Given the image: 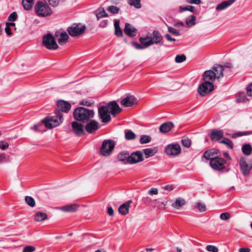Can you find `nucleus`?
Wrapping results in <instances>:
<instances>
[{
    "mask_svg": "<svg viewBox=\"0 0 252 252\" xmlns=\"http://www.w3.org/2000/svg\"><path fill=\"white\" fill-rule=\"evenodd\" d=\"M252 133L251 131H245V132H238L233 133L231 137L233 138H236L238 137L242 136L243 135H247Z\"/></svg>",
    "mask_w": 252,
    "mask_h": 252,
    "instance_id": "37998d69",
    "label": "nucleus"
},
{
    "mask_svg": "<svg viewBox=\"0 0 252 252\" xmlns=\"http://www.w3.org/2000/svg\"><path fill=\"white\" fill-rule=\"evenodd\" d=\"M173 127L174 124L173 123L167 122L160 125L159 127V130L161 133H167L171 131Z\"/></svg>",
    "mask_w": 252,
    "mask_h": 252,
    "instance_id": "a878e982",
    "label": "nucleus"
},
{
    "mask_svg": "<svg viewBox=\"0 0 252 252\" xmlns=\"http://www.w3.org/2000/svg\"><path fill=\"white\" fill-rule=\"evenodd\" d=\"M115 34L118 36H122L123 35V32L120 28L119 26H118V27L115 28Z\"/></svg>",
    "mask_w": 252,
    "mask_h": 252,
    "instance_id": "680f3d73",
    "label": "nucleus"
},
{
    "mask_svg": "<svg viewBox=\"0 0 252 252\" xmlns=\"http://www.w3.org/2000/svg\"><path fill=\"white\" fill-rule=\"evenodd\" d=\"M47 215L45 213L38 212H37L34 216V220L40 222L46 220Z\"/></svg>",
    "mask_w": 252,
    "mask_h": 252,
    "instance_id": "c756f323",
    "label": "nucleus"
},
{
    "mask_svg": "<svg viewBox=\"0 0 252 252\" xmlns=\"http://www.w3.org/2000/svg\"><path fill=\"white\" fill-rule=\"evenodd\" d=\"M214 89V86L212 82L204 81L199 86L198 92L201 95L205 96L212 92Z\"/></svg>",
    "mask_w": 252,
    "mask_h": 252,
    "instance_id": "6e6552de",
    "label": "nucleus"
},
{
    "mask_svg": "<svg viewBox=\"0 0 252 252\" xmlns=\"http://www.w3.org/2000/svg\"><path fill=\"white\" fill-rule=\"evenodd\" d=\"M239 164L243 174L244 175L249 174L252 168V164L248 163L244 158H240Z\"/></svg>",
    "mask_w": 252,
    "mask_h": 252,
    "instance_id": "f8f14e48",
    "label": "nucleus"
},
{
    "mask_svg": "<svg viewBox=\"0 0 252 252\" xmlns=\"http://www.w3.org/2000/svg\"><path fill=\"white\" fill-rule=\"evenodd\" d=\"M157 152L156 149L148 148L143 150V152L146 155V158L154 156Z\"/></svg>",
    "mask_w": 252,
    "mask_h": 252,
    "instance_id": "473e14b6",
    "label": "nucleus"
},
{
    "mask_svg": "<svg viewBox=\"0 0 252 252\" xmlns=\"http://www.w3.org/2000/svg\"><path fill=\"white\" fill-rule=\"evenodd\" d=\"M151 37L147 36L145 37H140L139 39L140 44L135 42H132V45L136 49H143L153 44Z\"/></svg>",
    "mask_w": 252,
    "mask_h": 252,
    "instance_id": "9d476101",
    "label": "nucleus"
},
{
    "mask_svg": "<svg viewBox=\"0 0 252 252\" xmlns=\"http://www.w3.org/2000/svg\"><path fill=\"white\" fill-rule=\"evenodd\" d=\"M165 37L168 41H175L176 40L175 38L171 37V35L169 34H166L165 35Z\"/></svg>",
    "mask_w": 252,
    "mask_h": 252,
    "instance_id": "338daca9",
    "label": "nucleus"
},
{
    "mask_svg": "<svg viewBox=\"0 0 252 252\" xmlns=\"http://www.w3.org/2000/svg\"><path fill=\"white\" fill-rule=\"evenodd\" d=\"M223 131L222 130L213 129L210 133V139L212 141H220L223 138Z\"/></svg>",
    "mask_w": 252,
    "mask_h": 252,
    "instance_id": "f3484780",
    "label": "nucleus"
},
{
    "mask_svg": "<svg viewBox=\"0 0 252 252\" xmlns=\"http://www.w3.org/2000/svg\"><path fill=\"white\" fill-rule=\"evenodd\" d=\"M129 153L127 152H122L118 155L117 158L120 161L124 162V163H129L128 158Z\"/></svg>",
    "mask_w": 252,
    "mask_h": 252,
    "instance_id": "c85d7f7f",
    "label": "nucleus"
},
{
    "mask_svg": "<svg viewBox=\"0 0 252 252\" xmlns=\"http://www.w3.org/2000/svg\"><path fill=\"white\" fill-rule=\"evenodd\" d=\"M22 3L25 9L29 10L33 6V0H22Z\"/></svg>",
    "mask_w": 252,
    "mask_h": 252,
    "instance_id": "7c9ffc66",
    "label": "nucleus"
},
{
    "mask_svg": "<svg viewBox=\"0 0 252 252\" xmlns=\"http://www.w3.org/2000/svg\"><path fill=\"white\" fill-rule=\"evenodd\" d=\"M115 147V144L111 140H104L100 148V153L103 156L110 155Z\"/></svg>",
    "mask_w": 252,
    "mask_h": 252,
    "instance_id": "0eeeda50",
    "label": "nucleus"
},
{
    "mask_svg": "<svg viewBox=\"0 0 252 252\" xmlns=\"http://www.w3.org/2000/svg\"><path fill=\"white\" fill-rule=\"evenodd\" d=\"M186 60V57L184 55H177L175 57V61L177 63H181Z\"/></svg>",
    "mask_w": 252,
    "mask_h": 252,
    "instance_id": "49530a36",
    "label": "nucleus"
},
{
    "mask_svg": "<svg viewBox=\"0 0 252 252\" xmlns=\"http://www.w3.org/2000/svg\"><path fill=\"white\" fill-rule=\"evenodd\" d=\"M136 135L131 130L125 132V138L127 140H132L135 139Z\"/></svg>",
    "mask_w": 252,
    "mask_h": 252,
    "instance_id": "58836bf2",
    "label": "nucleus"
},
{
    "mask_svg": "<svg viewBox=\"0 0 252 252\" xmlns=\"http://www.w3.org/2000/svg\"><path fill=\"white\" fill-rule=\"evenodd\" d=\"M86 29L85 25L80 24H74L72 26L67 29L69 34L73 37H77L84 33Z\"/></svg>",
    "mask_w": 252,
    "mask_h": 252,
    "instance_id": "39448f33",
    "label": "nucleus"
},
{
    "mask_svg": "<svg viewBox=\"0 0 252 252\" xmlns=\"http://www.w3.org/2000/svg\"><path fill=\"white\" fill-rule=\"evenodd\" d=\"M163 189L164 190L171 191L174 189V187L173 185H167L163 187Z\"/></svg>",
    "mask_w": 252,
    "mask_h": 252,
    "instance_id": "e2e57ef3",
    "label": "nucleus"
},
{
    "mask_svg": "<svg viewBox=\"0 0 252 252\" xmlns=\"http://www.w3.org/2000/svg\"><path fill=\"white\" fill-rule=\"evenodd\" d=\"M57 107L59 110L67 113L70 110L71 105L66 101L61 100L57 102Z\"/></svg>",
    "mask_w": 252,
    "mask_h": 252,
    "instance_id": "6ab92c4d",
    "label": "nucleus"
},
{
    "mask_svg": "<svg viewBox=\"0 0 252 252\" xmlns=\"http://www.w3.org/2000/svg\"><path fill=\"white\" fill-rule=\"evenodd\" d=\"M247 94L248 95L252 96V83L247 87Z\"/></svg>",
    "mask_w": 252,
    "mask_h": 252,
    "instance_id": "052dcab7",
    "label": "nucleus"
},
{
    "mask_svg": "<svg viewBox=\"0 0 252 252\" xmlns=\"http://www.w3.org/2000/svg\"><path fill=\"white\" fill-rule=\"evenodd\" d=\"M35 10L37 14L41 17H47L52 14V10L45 1H38L35 4Z\"/></svg>",
    "mask_w": 252,
    "mask_h": 252,
    "instance_id": "7ed1b4c3",
    "label": "nucleus"
},
{
    "mask_svg": "<svg viewBox=\"0 0 252 252\" xmlns=\"http://www.w3.org/2000/svg\"><path fill=\"white\" fill-rule=\"evenodd\" d=\"M25 201L27 204L31 207H33L35 206V203L34 199L31 196H26Z\"/></svg>",
    "mask_w": 252,
    "mask_h": 252,
    "instance_id": "4c0bfd02",
    "label": "nucleus"
},
{
    "mask_svg": "<svg viewBox=\"0 0 252 252\" xmlns=\"http://www.w3.org/2000/svg\"><path fill=\"white\" fill-rule=\"evenodd\" d=\"M49 4L52 7H57L60 2V0H47Z\"/></svg>",
    "mask_w": 252,
    "mask_h": 252,
    "instance_id": "6e6d98bb",
    "label": "nucleus"
},
{
    "mask_svg": "<svg viewBox=\"0 0 252 252\" xmlns=\"http://www.w3.org/2000/svg\"><path fill=\"white\" fill-rule=\"evenodd\" d=\"M99 128L98 123L95 121L92 120L88 123L85 126L86 130L89 133H92L95 131Z\"/></svg>",
    "mask_w": 252,
    "mask_h": 252,
    "instance_id": "a211bd4d",
    "label": "nucleus"
},
{
    "mask_svg": "<svg viewBox=\"0 0 252 252\" xmlns=\"http://www.w3.org/2000/svg\"><path fill=\"white\" fill-rule=\"evenodd\" d=\"M73 132L79 136H82L85 134L83 125L78 122H73L71 124Z\"/></svg>",
    "mask_w": 252,
    "mask_h": 252,
    "instance_id": "dca6fc26",
    "label": "nucleus"
},
{
    "mask_svg": "<svg viewBox=\"0 0 252 252\" xmlns=\"http://www.w3.org/2000/svg\"><path fill=\"white\" fill-rule=\"evenodd\" d=\"M107 10L113 14H117L119 12V8L114 5L110 6L107 8Z\"/></svg>",
    "mask_w": 252,
    "mask_h": 252,
    "instance_id": "a18cd8bd",
    "label": "nucleus"
},
{
    "mask_svg": "<svg viewBox=\"0 0 252 252\" xmlns=\"http://www.w3.org/2000/svg\"><path fill=\"white\" fill-rule=\"evenodd\" d=\"M141 0H129L128 4L130 5L133 6L136 8H140L141 7Z\"/></svg>",
    "mask_w": 252,
    "mask_h": 252,
    "instance_id": "e433bc0d",
    "label": "nucleus"
},
{
    "mask_svg": "<svg viewBox=\"0 0 252 252\" xmlns=\"http://www.w3.org/2000/svg\"><path fill=\"white\" fill-rule=\"evenodd\" d=\"M150 40L153 42V44L160 43L162 44L163 37L158 31H154Z\"/></svg>",
    "mask_w": 252,
    "mask_h": 252,
    "instance_id": "393cba45",
    "label": "nucleus"
},
{
    "mask_svg": "<svg viewBox=\"0 0 252 252\" xmlns=\"http://www.w3.org/2000/svg\"><path fill=\"white\" fill-rule=\"evenodd\" d=\"M203 79L205 81L211 82L213 83L217 77L215 76V73L212 70H208L205 71L203 75Z\"/></svg>",
    "mask_w": 252,
    "mask_h": 252,
    "instance_id": "4be33fe9",
    "label": "nucleus"
},
{
    "mask_svg": "<svg viewBox=\"0 0 252 252\" xmlns=\"http://www.w3.org/2000/svg\"><path fill=\"white\" fill-rule=\"evenodd\" d=\"M143 156L142 152L136 151L133 152L129 155L128 158L129 164H135L143 160Z\"/></svg>",
    "mask_w": 252,
    "mask_h": 252,
    "instance_id": "ddd939ff",
    "label": "nucleus"
},
{
    "mask_svg": "<svg viewBox=\"0 0 252 252\" xmlns=\"http://www.w3.org/2000/svg\"><path fill=\"white\" fill-rule=\"evenodd\" d=\"M196 17L194 15H191L189 18L186 20V23L188 26H192L195 24Z\"/></svg>",
    "mask_w": 252,
    "mask_h": 252,
    "instance_id": "c03bdc74",
    "label": "nucleus"
},
{
    "mask_svg": "<svg viewBox=\"0 0 252 252\" xmlns=\"http://www.w3.org/2000/svg\"><path fill=\"white\" fill-rule=\"evenodd\" d=\"M187 3L189 4H199L201 3V0H186Z\"/></svg>",
    "mask_w": 252,
    "mask_h": 252,
    "instance_id": "0e129e2a",
    "label": "nucleus"
},
{
    "mask_svg": "<svg viewBox=\"0 0 252 252\" xmlns=\"http://www.w3.org/2000/svg\"><path fill=\"white\" fill-rule=\"evenodd\" d=\"M206 250L209 252H218V249L215 246L208 245L206 247Z\"/></svg>",
    "mask_w": 252,
    "mask_h": 252,
    "instance_id": "603ef678",
    "label": "nucleus"
},
{
    "mask_svg": "<svg viewBox=\"0 0 252 252\" xmlns=\"http://www.w3.org/2000/svg\"><path fill=\"white\" fill-rule=\"evenodd\" d=\"M194 209L200 212H203L206 210V206L204 203L199 202L196 203Z\"/></svg>",
    "mask_w": 252,
    "mask_h": 252,
    "instance_id": "72a5a7b5",
    "label": "nucleus"
},
{
    "mask_svg": "<svg viewBox=\"0 0 252 252\" xmlns=\"http://www.w3.org/2000/svg\"><path fill=\"white\" fill-rule=\"evenodd\" d=\"M194 9V7L191 5H188L187 6H180L179 7V11L180 12H183L185 11H189L190 12H193Z\"/></svg>",
    "mask_w": 252,
    "mask_h": 252,
    "instance_id": "a19ab883",
    "label": "nucleus"
},
{
    "mask_svg": "<svg viewBox=\"0 0 252 252\" xmlns=\"http://www.w3.org/2000/svg\"><path fill=\"white\" fill-rule=\"evenodd\" d=\"M78 205L77 204H69L59 207V209L65 212H75L77 211Z\"/></svg>",
    "mask_w": 252,
    "mask_h": 252,
    "instance_id": "bb28decb",
    "label": "nucleus"
},
{
    "mask_svg": "<svg viewBox=\"0 0 252 252\" xmlns=\"http://www.w3.org/2000/svg\"><path fill=\"white\" fill-rule=\"evenodd\" d=\"M42 43L47 49L49 50H55L58 48L54 37L51 33H48L43 37Z\"/></svg>",
    "mask_w": 252,
    "mask_h": 252,
    "instance_id": "423d86ee",
    "label": "nucleus"
},
{
    "mask_svg": "<svg viewBox=\"0 0 252 252\" xmlns=\"http://www.w3.org/2000/svg\"><path fill=\"white\" fill-rule=\"evenodd\" d=\"M182 143L184 146L189 148L190 147L191 144L190 139L187 137H184L182 139Z\"/></svg>",
    "mask_w": 252,
    "mask_h": 252,
    "instance_id": "79ce46f5",
    "label": "nucleus"
},
{
    "mask_svg": "<svg viewBox=\"0 0 252 252\" xmlns=\"http://www.w3.org/2000/svg\"><path fill=\"white\" fill-rule=\"evenodd\" d=\"M60 36L59 38L58 39V41L59 44L63 45L65 44L68 39V35L66 32H60L57 31L55 33V37H57Z\"/></svg>",
    "mask_w": 252,
    "mask_h": 252,
    "instance_id": "aec40b11",
    "label": "nucleus"
},
{
    "mask_svg": "<svg viewBox=\"0 0 252 252\" xmlns=\"http://www.w3.org/2000/svg\"><path fill=\"white\" fill-rule=\"evenodd\" d=\"M242 151L245 155L249 156L252 153V147L250 144H246L242 146Z\"/></svg>",
    "mask_w": 252,
    "mask_h": 252,
    "instance_id": "2f4dec72",
    "label": "nucleus"
},
{
    "mask_svg": "<svg viewBox=\"0 0 252 252\" xmlns=\"http://www.w3.org/2000/svg\"><path fill=\"white\" fill-rule=\"evenodd\" d=\"M220 143L225 144L229 149H232L233 148V142L228 138L223 137L222 140L220 141Z\"/></svg>",
    "mask_w": 252,
    "mask_h": 252,
    "instance_id": "f704fd0d",
    "label": "nucleus"
},
{
    "mask_svg": "<svg viewBox=\"0 0 252 252\" xmlns=\"http://www.w3.org/2000/svg\"><path fill=\"white\" fill-rule=\"evenodd\" d=\"M168 31L169 32L175 35L178 36L180 35V33L178 30L171 27H168Z\"/></svg>",
    "mask_w": 252,
    "mask_h": 252,
    "instance_id": "8fccbe9b",
    "label": "nucleus"
},
{
    "mask_svg": "<svg viewBox=\"0 0 252 252\" xmlns=\"http://www.w3.org/2000/svg\"><path fill=\"white\" fill-rule=\"evenodd\" d=\"M122 111V109L115 101L108 103L106 106H102L98 108V116L101 122L107 123L111 118L110 114L115 116Z\"/></svg>",
    "mask_w": 252,
    "mask_h": 252,
    "instance_id": "f257e3e1",
    "label": "nucleus"
},
{
    "mask_svg": "<svg viewBox=\"0 0 252 252\" xmlns=\"http://www.w3.org/2000/svg\"><path fill=\"white\" fill-rule=\"evenodd\" d=\"M96 16L97 20H98L99 19L102 18L103 17H107L108 14L106 13L105 10L104 9H102V10L100 12L96 14Z\"/></svg>",
    "mask_w": 252,
    "mask_h": 252,
    "instance_id": "de8ad7c7",
    "label": "nucleus"
},
{
    "mask_svg": "<svg viewBox=\"0 0 252 252\" xmlns=\"http://www.w3.org/2000/svg\"><path fill=\"white\" fill-rule=\"evenodd\" d=\"M136 28L132 26L130 24L126 23L124 29L125 33L129 36L133 37L136 36L137 33Z\"/></svg>",
    "mask_w": 252,
    "mask_h": 252,
    "instance_id": "b1692460",
    "label": "nucleus"
},
{
    "mask_svg": "<svg viewBox=\"0 0 252 252\" xmlns=\"http://www.w3.org/2000/svg\"><path fill=\"white\" fill-rule=\"evenodd\" d=\"M9 144L7 142L1 141H0V148L4 150L8 147Z\"/></svg>",
    "mask_w": 252,
    "mask_h": 252,
    "instance_id": "13d9d810",
    "label": "nucleus"
},
{
    "mask_svg": "<svg viewBox=\"0 0 252 252\" xmlns=\"http://www.w3.org/2000/svg\"><path fill=\"white\" fill-rule=\"evenodd\" d=\"M94 103V102L91 101V100H83L80 102V104L82 105H86L88 106H91L92 105H93Z\"/></svg>",
    "mask_w": 252,
    "mask_h": 252,
    "instance_id": "864d4df0",
    "label": "nucleus"
},
{
    "mask_svg": "<svg viewBox=\"0 0 252 252\" xmlns=\"http://www.w3.org/2000/svg\"><path fill=\"white\" fill-rule=\"evenodd\" d=\"M18 17V15L16 12H13L8 17V20L9 21H15Z\"/></svg>",
    "mask_w": 252,
    "mask_h": 252,
    "instance_id": "3c124183",
    "label": "nucleus"
},
{
    "mask_svg": "<svg viewBox=\"0 0 252 252\" xmlns=\"http://www.w3.org/2000/svg\"><path fill=\"white\" fill-rule=\"evenodd\" d=\"M247 99V97L244 94H243L242 95H240L239 97L237 98L239 102L245 101Z\"/></svg>",
    "mask_w": 252,
    "mask_h": 252,
    "instance_id": "69168bd1",
    "label": "nucleus"
},
{
    "mask_svg": "<svg viewBox=\"0 0 252 252\" xmlns=\"http://www.w3.org/2000/svg\"><path fill=\"white\" fill-rule=\"evenodd\" d=\"M212 70L215 72L217 79H220L223 77L224 67L223 65L216 64L213 66Z\"/></svg>",
    "mask_w": 252,
    "mask_h": 252,
    "instance_id": "412c9836",
    "label": "nucleus"
},
{
    "mask_svg": "<svg viewBox=\"0 0 252 252\" xmlns=\"http://www.w3.org/2000/svg\"><path fill=\"white\" fill-rule=\"evenodd\" d=\"M203 157L206 159L210 160V161H211V159L214 158V157H213V154L210 152L208 151H206L204 153Z\"/></svg>",
    "mask_w": 252,
    "mask_h": 252,
    "instance_id": "09e8293b",
    "label": "nucleus"
},
{
    "mask_svg": "<svg viewBox=\"0 0 252 252\" xmlns=\"http://www.w3.org/2000/svg\"><path fill=\"white\" fill-rule=\"evenodd\" d=\"M187 204V201L184 198L179 197L176 198L171 204V207L176 210H181Z\"/></svg>",
    "mask_w": 252,
    "mask_h": 252,
    "instance_id": "2eb2a0df",
    "label": "nucleus"
},
{
    "mask_svg": "<svg viewBox=\"0 0 252 252\" xmlns=\"http://www.w3.org/2000/svg\"><path fill=\"white\" fill-rule=\"evenodd\" d=\"M131 203L132 200H129L122 204L118 208L119 212L123 215H127L129 213V208Z\"/></svg>",
    "mask_w": 252,
    "mask_h": 252,
    "instance_id": "5701e85b",
    "label": "nucleus"
},
{
    "mask_svg": "<svg viewBox=\"0 0 252 252\" xmlns=\"http://www.w3.org/2000/svg\"><path fill=\"white\" fill-rule=\"evenodd\" d=\"M235 0H228L227 1H224L218 4L216 7L217 11H220L227 8L231 5Z\"/></svg>",
    "mask_w": 252,
    "mask_h": 252,
    "instance_id": "cd10ccee",
    "label": "nucleus"
},
{
    "mask_svg": "<svg viewBox=\"0 0 252 252\" xmlns=\"http://www.w3.org/2000/svg\"><path fill=\"white\" fill-rule=\"evenodd\" d=\"M226 163V160L223 158L214 157L210 161V165L214 170H221L224 169Z\"/></svg>",
    "mask_w": 252,
    "mask_h": 252,
    "instance_id": "1a4fd4ad",
    "label": "nucleus"
},
{
    "mask_svg": "<svg viewBox=\"0 0 252 252\" xmlns=\"http://www.w3.org/2000/svg\"><path fill=\"white\" fill-rule=\"evenodd\" d=\"M250 251V249L248 248H242L239 250V252H249Z\"/></svg>",
    "mask_w": 252,
    "mask_h": 252,
    "instance_id": "774afa93",
    "label": "nucleus"
},
{
    "mask_svg": "<svg viewBox=\"0 0 252 252\" xmlns=\"http://www.w3.org/2000/svg\"><path fill=\"white\" fill-rule=\"evenodd\" d=\"M151 141L150 136L146 135H142L141 136L140 142L141 144H146Z\"/></svg>",
    "mask_w": 252,
    "mask_h": 252,
    "instance_id": "ea45409f",
    "label": "nucleus"
},
{
    "mask_svg": "<svg viewBox=\"0 0 252 252\" xmlns=\"http://www.w3.org/2000/svg\"><path fill=\"white\" fill-rule=\"evenodd\" d=\"M56 114L57 117H58L60 120V122L57 119L53 117H47L41 120V122L45 125V126L47 128H52L56 127L59 125L60 123L62 122L63 120V116L62 113L60 111H57L56 112Z\"/></svg>",
    "mask_w": 252,
    "mask_h": 252,
    "instance_id": "20e7f679",
    "label": "nucleus"
},
{
    "mask_svg": "<svg viewBox=\"0 0 252 252\" xmlns=\"http://www.w3.org/2000/svg\"><path fill=\"white\" fill-rule=\"evenodd\" d=\"M35 250V247H34L33 246H28L25 247L24 248V249L23 250V252H32L34 251Z\"/></svg>",
    "mask_w": 252,
    "mask_h": 252,
    "instance_id": "4d7b16f0",
    "label": "nucleus"
},
{
    "mask_svg": "<svg viewBox=\"0 0 252 252\" xmlns=\"http://www.w3.org/2000/svg\"><path fill=\"white\" fill-rule=\"evenodd\" d=\"M137 103V99L132 95H128L123 99L121 101V104L124 107H131Z\"/></svg>",
    "mask_w": 252,
    "mask_h": 252,
    "instance_id": "4468645a",
    "label": "nucleus"
},
{
    "mask_svg": "<svg viewBox=\"0 0 252 252\" xmlns=\"http://www.w3.org/2000/svg\"><path fill=\"white\" fill-rule=\"evenodd\" d=\"M43 123L41 122V123L34 125L33 126L31 127V128L36 132H43L45 131V130L43 129Z\"/></svg>",
    "mask_w": 252,
    "mask_h": 252,
    "instance_id": "c9c22d12",
    "label": "nucleus"
},
{
    "mask_svg": "<svg viewBox=\"0 0 252 252\" xmlns=\"http://www.w3.org/2000/svg\"><path fill=\"white\" fill-rule=\"evenodd\" d=\"M165 151L168 155L175 156L181 153V147L178 144H169L167 146Z\"/></svg>",
    "mask_w": 252,
    "mask_h": 252,
    "instance_id": "9b49d317",
    "label": "nucleus"
},
{
    "mask_svg": "<svg viewBox=\"0 0 252 252\" xmlns=\"http://www.w3.org/2000/svg\"><path fill=\"white\" fill-rule=\"evenodd\" d=\"M158 189L155 188H152L148 191V194L151 195H157L158 194Z\"/></svg>",
    "mask_w": 252,
    "mask_h": 252,
    "instance_id": "bf43d9fd",
    "label": "nucleus"
},
{
    "mask_svg": "<svg viewBox=\"0 0 252 252\" xmlns=\"http://www.w3.org/2000/svg\"><path fill=\"white\" fill-rule=\"evenodd\" d=\"M230 218V214L227 213H223L220 214V219L223 220H227Z\"/></svg>",
    "mask_w": 252,
    "mask_h": 252,
    "instance_id": "5fc2aeb1",
    "label": "nucleus"
},
{
    "mask_svg": "<svg viewBox=\"0 0 252 252\" xmlns=\"http://www.w3.org/2000/svg\"><path fill=\"white\" fill-rule=\"evenodd\" d=\"M74 118L78 121L88 123L94 116V112L83 107L75 109L73 112Z\"/></svg>",
    "mask_w": 252,
    "mask_h": 252,
    "instance_id": "f03ea898",
    "label": "nucleus"
}]
</instances>
